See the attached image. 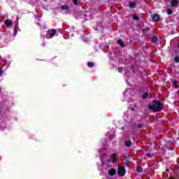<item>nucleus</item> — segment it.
Returning a JSON list of instances; mask_svg holds the SVG:
<instances>
[{"label": "nucleus", "instance_id": "f257e3e1", "mask_svg": "<svg viewBox=\"0 0 179 179\" xmlns=\"http://www.w3.org/2000/svg\"><path fill=\"white\" fill-rule=\"evenodd\" d=\"M148 108H150V110H152V111H162V108H163V106H162V103H160V101H154L152 102V104L148 106Z\"/></svg>", "mask_w": 179, "mask_h": 179}, {"label": "nucleus", "instance_id": "f03ea898", "mask_svg": "<svg viewBox=\"0 0 179 179\" xmlns=\"http://www.w3.org/2000/svg\"><path fill=\"white\" fill-rule=\"evenodd\" d=\"M117 157L116 155H113L110 157V160L106 162H102L103 166H110V163H114L115 162V159Z\"/></svg>", "mask_w": 179, "mask_h": 179}, {"label": "nucleus", "instance_id": "7ed1b4c3", "mask_svg": "<svg viewBox=\"0 0 179 179\" xmlns=\"http://www.w3.org/2000/svg\"><path fill=\"white\" fill-rule=\"evenodd\" d=\"M127 173V171L125 170V167L124 166H119L117 170V174L120 177H124Z\"/></svg>", "mask_w": 179, "mask_h": 179}, {"label": "nucleus", "instance_id": "20e7f679", "mask_svg": "<svg viewBox=\"0 0 179 179\" xmlns=\"http://www.w3.org/2000/svg\"><path fill=\"white\" fill-rule=\"evenodd\" d=\"M57 33L55 29H50L46 34V38H52Z\"/></svg>", "mask_w": 179, "mask_h": 179}, {"label": "nucleus", "instance_id": "39448f33", "mask_svg": "<svg viewBox=\"0 0 179 179\" xmlns=\"http://www.w3.org/2000/svg\"><path fill=\"white\" fill-rule=\"evenodd\" d=\"M62 12H63V10H64L66 13L69 12V7L66 5H64V6H62L61 8H60Z\"/></svg>", "mask_w": 179, "mask_h": 179}, {"label": "nucleus", "instance_id": "423d86ee", "mask_svg": "<svg viewBox=\"0 0 179 179\" xmlns=\"http://www.w3.org/2000/svg\"><path fill=\"white\" fill-rule=\"evenodd\" d=\"M116 173H117V171H115V169H111L108 171L109 176H115Z\"/></svg>", "mask_w": 179, "mask_h": 179}, {"label": "nucleus", "instance_id": "0eeeda50", "mask_svg": "<svg viewBox=\"0 0 179 179\" xmlns=\"http://www.w3.org/2000/svg\"><path fill=\"white\" fill-rule=\"evenodd\" d=\"M178 6V0H172L171 1V6L176 8V6Z\"/></svg>", "mask_w": 179, "mask_h": 179}, {"label": "nucleus", "instance_id": "6e6552de", "mask_svg": "<svg viewBox=\"0 0 179 179\" xmlns=\"http://www.w3.org/2000/svg\"><path fill=\"white\" fill-rule=\"evenodd\" d=\"M159 19H160V16L157 14H155L153 16H152V20L155 21V22H157L159 20Z\"/></svg>", "mask_w": 179, "mask_h": 179}, {"label": "nucleus", "instance_id": "1a4fd4ad", "mask_svg": "<svg viewBox=\"0 0 179 179\" xmlns=\"http://www.w3.org/2000/svg\"><path fill=\"white\" fill-rule=\"evenodd\" d=\"M106 153H107V150H106V148L102 149L100 151V155H102V156H106Z\"/></svg>", "mask_w": 179, "mask_h": 179}, {"label": "nucleus", "instance_id": "9d476101", "mask_svg": "<svg viewBox=\"0 0 179 179\" xmlns=\"http://www.w3.org/2000/svg\"><path fill=\"white\" fill-rule=\"evenodd\" d=\"M6 26H10V24H12V21L11 20H7L4 22Z\"/></svg>", "mask_w": 179, "mask_h": 179}, {"label": "nucleus", "instance_id": "9b49d317", "mask_svg": "<svg viewBox=\"0 0 179 179\" xmlns=\"http://www.w3.org/2000/svg\"><path fill=\"white\" fill-rule=\"evenodd\" d=\"M117 44H119V45H120V47H124V42H122V40H121V39H119L118 41H117Z\"/></svg>", "mask_w": 179, "mask_h": 179}, {"label": "nucleus", "instance_id": "f8f14e48", "mask_svg": "<svg viewBox=\"0 0 179 179\" xmlns=\"http://www.w3.org/2000/svg\"><path fill=\"white\" fill-rule=\"evenodd\" d=\"M129 6H130L131 8H135V6H136V2H135V1L131 2V3H129Z\"/></svg>", "mask_w": 179, "mask_h": 179}, {"label": "nucleus", "instance_id": "ddd939ff", "mask_svg": "<svg viewBox=\"0 0 179 179\" xmlns=\"http://www.w3.org/2000/svg\"><path fill=\"white\" fill-rule=\"evenodd\" d=\"M87 66H89V68H93V66H94V63H93V62H88L87 63Z\"/></svg>", "mask_w": 179, "mask_h": 179}, {"label": "nucleus", "instance_id": "4468645a", "mask_svg": "<svg viewBox=\"0 0 179 179\" xmlns=\"http://www.w3.org/2000/svg\"><path fill=\"white\" fill-rule=\"evenodd\" d=\"M132 145V143L129 141L125 142V145L129 147Z\"/></svg>", "mask_w": 179, "mask_h": 179}, {"label": "nucleus", "instance_id": "2eb2a0df", "mask_svg": "<svg viewBox=\"0 0 179 179\" xmlns=\"http://www.w3.org/2000/svg\"><path fill=\"white\" fill-rule=\"evenodd\" d=\"M177 83H178V81H177V80H175V81L173 82V86H174V87H175L176 89H178V85H177Z\"/></svg>", "mask_w": 179, "mask_h": 179}, {"label": "nucleus", "instance_id": "dca6fc26", "mask_svg": "<svg viewBox=\"0 0 179 179\" xmlns=\"http://www.w3.org/2000/svg\"><path fill=\"white\" fill-rule=\"evenodd\" d=\"M152 43H157V37L153 36L152 38Z\"/></svg>", "mask_w": 179, "mask_h": 179}, {"label": "nucleus", "instance_id": "f3484780", "mask_svg": "<svg viewBox=\"0 0 179 179\" xmlns=\"http://www.w3.org/2000/svg\"><path fill=\"white\" fill-rule=\"evenodd\" d=\"M136 170H137L138 173H142L143 169L138 166V167H137Z\"/></svg>", "mask_w": 179, "mask_h": 179}, {"label": "nucleus", "instance_id": "a211bd4d", "mask_svg": "<svg viewBox=\"0 0 179 179\" xmlns=\"http://www.w3.org/2000/svg\"><path fill=\"white\" fill-rule=\"evenodd\" d=\"M167 13L168 15H173V10L169 8L167 10Z\"/></svg>", "mask_w": 179, "mask_h": 179}, {"label": "nucleus", "instance_id": "6ab92c4d", "mask_svg": "<svg viewBox=\"0 0 179 179\" xmlns=\"http://www.w3.org/2000/svg\"><path fill=\"white\" fill-rule=\"evenodd\" d=\"M148 96V94L147 92H145L143 94V99H146Z\"/></svg>", "mask_w": 179, "mask_h": 179}, {"label": "nucleus", "instance_id": "aec40b11", "mask_svg": "<svg viewBox=\"0 0 179 179\" xmlns=\"http://www.w3.org/2000/svg\"><path fill=\"white\" fill-rule=\"evenodd\" d=\"M133 19L134 20H138L139 19V17H138L137 15H134Z\"/></svg>", "mask_w": 179, "mask_h": 179}, {"label": "nucleus", "instance_id": "412c9836", "mask_svg": "<svg viewBox=\"0 0 179 179\" xmlns=\"http://www.w3.org/2000/svg\"><path fill=\"white\" fill-rule=\"evenodd\" d=\"M74 5H78V0H73Z\"/></svg>", "mask_w": 179, "mask_h": 179}, {"label": "nucleus", "instance_id": "4be33fe9", "mask_svg": "<svg viewBox=\"0 0 179 179\" xmlns=\"http://www.w3.org/2000/svg\"><path fill=\"white\" fill-rule=\"evenodd\" d=\"M149 30V28L143 29V33H146Z\"/></svg>", "mask_w": 179, "mask_h": 179}, {"label": "nucleus", "instance_id": "5701e85b", "mask_svg": "<svg viewBox=\"0 0 179 179\" xmlns=\"http://www.w3.org/2000/svg\"><path fill=\"white\" fill-rule=\"evenodd\" d=\"M175 61H176V62H179V57H175Z\"/></svg>", "mask_w": 179, "mask_h": 179}, {"label": "nucleus", "instance_id": "b1692460", "mask_svg": "<svg viewBox=\"0 0 179 179\" xmlns=\"http://www.w3.org/2000/svg\"><path fill=\"white\" fill-rule=\"evenodd\" d=\"M3 73V70L2 69H0V76Z\"/></svg>", "mask_w": 179, "mask_h": 179}, {"label": "nucleus", "instance_id": "393cba45", "mask_svg": "<svg viewBox=\"0 0 179 179\" xmlns=\"http://www.w3.org/2000/svg\"><path fill=\"white\" fill-rule=\"evenodd\" d=\"M80 13H83V15H84V16H87V14H86V13H87V12Z\"/></svg>", "mask_w": 179, "mask_h": 179}, {"label": "nucleus", "instance_id": "a878e982", "mask_svg": "<svg viewBox=\"0 0 179 179\" xmlns=\"http://www.w3.org/2000/svg\"><path fill=\"white\" fill-rule=\"evenodd\" d=\"M118 71H119V72H122V68H119V69H118Z\"/></svg>", "mask_w": 179, "mask_h": 179}, {"label": "nucleus", "instance_id": "bb28decb", "mask_svg": "<svg viewBox=\"0 0 179 179\" xmlns=\"http://www.w3.org/2000/svg\"><path fill=\"white\" fill-rule=\"evenodd\" d=\"M138 128H142V124H138Z\"/></svg>", "mask_w": 179, "mask_h": 179}, {"label": "nucleus", "instance_id": "cd10ccee", "mask_svg": "<svg viewBox=\"0 0 179 179\" xmlns=\"http://www.w3.org/2000/svg\"><path fill=\"white\" fill-rule=\"evenodd\" d=\"M17 27H18V25H17V24H16V25H15V30H16V29H17Z\"/></svg>", "mask_w": 179, "mask_h": 179}, {"label": "nucleus", "instance_id": "c85d7f7f", "mask_svg": "<svg viewBox=\"0 0 179 179\" xmlns=\"http://www.w3.org/2000/svg\"><path fill=\"white\" fill-rule=\"evenodd\" d=\"M148 157H150V154L147 155Z\"/></svg>", "mask_w": 179, "mask_h": 179}, {"label": "nucleus", "instance_id": "c756f323", "mask_svg": "<svg viewBox=\"0 0 179 179\" xmlns=\"http://www.w3.org/2000/svg\"><path fill=\"white\" fill-rule=\"evenodd\" d=\"M110 139H113V137H110Z\"/></svg>", "mask_w": 179, "mask_h": 179}, {"label": "nucleus", "instance_id": "7c9ffc66", "mask_svg": "<svg viewBox=\"0 0 179 179\" xmlns=\"http://www.w3.org/2000/svg\"><path fill=\"white\" fill-rule=\"evenodd\" d=\"M10 63H9L8 64V66H9V64H10Z\"/></svg>", "mask_w": 179, "mask_h": 179}, {"label": "nucleus", "instance_id": "2f4dec72", "mask_svg": "<svg viewBox=\"0 0 179 179\" xmlns=\"http://www.w3.org/2000/svg\"><path fill=\"white\" fill-rule=\"evenodd\" d=\"M166 171H169V169H166Z\"/></svg>", "mask_w": 179, "mask_h": 179}, {"label": "nucleus", "instance_id": "473e14b6", "mask_svg": "<svg viewBox=\"0 0 179 179\" xmlns=\"http://www.w3.org/2000/svg\"><path fill=\"white\" fill-rule=\"evenodd\" d=\"M164 1H167V0H164Z\"/></svg>", "mask_w": 179, "mask_h": 179}]
</instances>
